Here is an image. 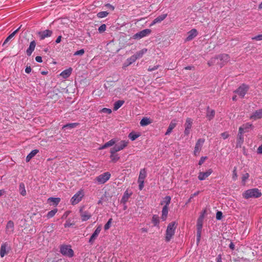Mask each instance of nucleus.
I'll return each mask as SVG.
<instances>
[{"mask_svg":"<svg viewBox=\"0 0 262 262\" xmlns=\"http://www.w3.org/2000/svg\"><path fill=\"white\" fill-rule=\"evenodd\" d=\"M19 189L20 193L23 196L26 195V191L25 189V185L23 183H21L19 184Z\"/></svg>","mask_w":262,"mask_h":262,"instance_id":"nucleus-39","label":"nucleus"},{"mask_svg":"<svg viewBox=\"0 0 262 262\" xmlns=\"http://www.w3.org/2000/svg\"><path fill=\"white\" fill-rule=\"evenodd\" d=\"M57 209L56 208L49 211L47 214V217L48 219H50L53 217L55 215V214L57 213Z\"/></svg>","mask_w":262,"mask_h":262,"instance_id":"nucleus-40","label":"nucleus"},{"mask_svg":"<svg viewBox=\"0 0 262 262\" xmlns=\"http://www.w3.org/2000/svg\"><path fill=\"white\" fill-rule=\"evenodd\" d=\"M97 236H96V235H94V234H92V235H91L90 239H89V243H90L91 245H92L94 241H95V239L97 238Z\"/></svg>","mask_w":262,"mask_h":262,"instance_id":"nucleus-50","label":"nucleus"},{"mask_svg":"<svg viewBox=\"0 0 262 262\" xmlns=\"http://www.w3.org/2000/svg\"><path fill=\"white\" fill-rule=\"evenodd\" d=\"M80 216L82 221H86L89 220L91 216V214L86 211H83L82 209L80 210Z\"/></svg>","mask_w":262,"mask_h":262,"instance_id":"nucleus-17","label":"nucleus"},{"mask_svg":"<svg viewBox=\"0 0 262 262\" xmlns=\"http://www.w3.org/2000/svg\"><path fill=\"white\" fill-rule=\"evenodd\" d=\"M35 60L38 62H41L42 61L41 57L39 56L35 57Z\"/></svg>","mask_w":262,"mask_h":262,"instance_id":"nucleus-61","label":"nucleus"},{"mask_svg":"<svg viewBox=\"0 0 262 262\" xmlns=\"http://www.w3.org/2000/svg\"><path fill=\"white\" fill-rule=\"evenodd\" d=\"M31 68L30 67H27L25 69V72L27 73H30L31 71Z\"/></svg>","mask_w":262,"mask_h":262,"instance_id":"nucleus-64","label":"nucleus"},{"mask_svg":"<svg viewBox=\"0 0 262 262\" xmlns=\"http://www.w3.org/2000/svg\"><path fill=\"white\" fill-rule=\"evenodd\" d=\"M151 222L154 226H158L160 223L159 217L158 215L156 214L154 215L152 217Z\"/></svg>","mask_w":262,"mask_h":262,"instance_id":"nucleus-36","label":"nucleus"},{"mask_svg":"<svg viewBox=\"0 0 262 262\" xmlns=\"http://www.w3.org/2000/svg\"><path fill=\"white\" fill-rule=\"evenodd\" d=\"M257 153L262 154V144L257 148Z\"/></svg>","mask_w":262,"mask_h":262,"instance_id":"nucleus-63","label":"nucleus"},{"mask_svg":"<svg viewBox=\"0 0 262 262\" xmlns=\"http://www.w3.org/2000/svg\"><path fill=\"white\" fill-rule=\"evenodd\" d=\"M176 124L177 123L175 120L171 121L168 127L167 130L165 133V135H169L172 132V129L176 127Z\"/></svg>","mask_w":262,"mask_h":262,"instance_id":"nucleus-25","label":"nucleus"},{"mask_svg":"<svg viewBox=\"0 0 262 262\" xmlns=\"http://www.w3.org/2000/svg\"><path fill=\"white\" fill-rule=\"evenodd\" d=\"M14 231V224L13 221L8 222L6 227V233L8 235L12 234Z\"/></svg>","mask_w":262,"mask_h":262,"instance_id":"nucleus-13","label":"nucleus"},{"mask_svg":"<svg viewBox=\"0 0 262 262\" xmlns=\"http://www.w3.org/2000/svg\"><path fill=\"white\" fill-rule=\"evenodd\" d=\"M116 142V140L115 139H111V140L108 141L106 143H105L103 145H102L101 147H99V149H103L104 148H106L108 147L112 146L114 145Z\"/></svg>","mask_w":262,"mask_h":262,"instance_id":"nucleus-26","label":"nucleus"},{"mask_svg":"<svg viewBox=\"0 0 262 262\" xmlns=\"http://www.w3.org/2000/svg\"><path fill=\"white\" fill-rule=\"evenodd\" d=\"M213 172L212 169H209L206 172H200L198 175V179L203 181L206 179Z\"/></svg>","mask_w":262,"mask_h":262,"instance_id":"nucleus-14","label":"nucleus"},{"mask_svg":"<svg viewBox=\"0 0 262 262\" xmlns=\"http://www.w3.org/2000/svg\"><path fill=\"white\" fill-rule=\"evenodd\" d=\"M192 120L190 118H187L186 120L185 126V130L184 134L185 136H188L190 134V129L192 127Z\"/></svg>","mask_w":262,"mask_h":262,"instance_id":"nucleus-10","label":"nucleus"},{"mask_svg":"<svg viewBox=\"0 0 262 262\" xmlns=\"http://www.w3.org/2000/svg\"><path fill=\"white\" fill-rule=\"evenodd\" d=\"M159 68V65L154 66V67H150V66L148 68V71H149V72L157 70Z\"/></svg>","mask_w":262,"mask_h":262,"instance_id":"nucleus-54","label":"nucleus"},{"mask_svg":"<svg viewBox=\"0 0 262 262\" xmlns=\"http://www.w3.org/2000/svg\"><path fill=\"white\" fill-rule=\"evenodd\" d=\"M202 230L197 229V240L199 242L201 237Z\"/></svg>","mask_w":262,"mask_h":262,"instance_id":"nucleus-59","label":"nucleus"},{"mask_svg":"<svg viewBox=\"0 0 262 262\" xmlns=\"http://www.w3.org/2000/svg\"><path fill=\"white\" fill-rule=\"evenodd\" d=\"M168 212V207L163 206L162 210L161 219L163 221H165L167 219Z\"/></svg>","mask_w":262,"mask_h":262,"instance_id":"nucleus-29","label":"nucleus"},{"mask_svg":"<svg viewBox=\"0 0 262 262\" xmlns=\"http://www.w3.org/2000/svg\"><path fill=\"white\" fill-rule=\"evenodd\" d=\"M72 71V69L70 68L68 69H66L63 71L60 74V75L63 78H67L69 77L71 74Z\"/></svg>","mask_w":262,"mask_h":262,"instance_id":"nucleus-27","label":"nucleus"},{"mask_svg":"<svg viewBox=\"0 0 262 262\" xmlns=\"http://www.w3.org/2000/svg\"><path fill=\"white\" fill-rule=\"evenodd\" d=\"M73 225H74V223H71V222L68 220L66 222V223L64 225V226L65 228H67V227H70Z\"/></svg>","mask_w":262,"mask_h":262,"instance_id":"nucleus-51","label":"nucleus"},{"mask_svg":"<svg viewBox=\"0 0 262 262\" xmlns=\"http://www.w3.org/2000/svg\"><path fill=\"white\" fill-rule=\"evenodd\" d=\"M100 112L110 114L112 113V110L110 108H103L102 110L100 111Z\"/></svg>","mask_w":262,"mask_h":262,"instance_id":"nucleus-46","label":"nucleus"},{"mask_svg":"<svg viewBox=\"0 0 262 262\" xmlns=\"http://www.w3.org/2000/svg\"><path fill=\"white\" fill-rule=\"evenodd\" d=\"M139 183V188L141 190L144 187V181H138Z\"/></svg>","mask_w":262,"mask_h":262,"instance_id":"nucleus-56","label":"nucleus"},{"mask_svg":"<svg viewBox=\"0 0 262 262\" xmlns=\"http://www.w3.org/2000/svg\"><path fill=\"white\" fill-rule=\"evenodd\" d=\"M60 252L64 255L71 257L74 255V251L70 246H62L60 248Z\"/></svg>","mask_w":262,"mask_h":262,"instance_id":"nucleus-7","label":"nucleus"},{"mask_svg":"<svg viewBox=\"0 0 262 262\" xmlns=\"http://www.w3.org/2000/svg\"><path fill=\"white\" fill-rule=\"evenodd\" d=\"M11 250L8 243L5 242L2 244L0 249V255L1 257H4Z\"/></svg>","mask_w":262,"mask_h":262,"instance_id":"nucleus-9","label":"nucleus"},{"mask_svg":"<svg viewBox=\"0 0 262 262\" xmlns=\"http://www.w3.org/2000/svg\"><path fill=\"white\" fill-rule=\"evenodd\" d=\"M36 45V43L35 40H32L30 42L29 47L26 51V53L28 56H31L35 48Z\"/></svg>","mask_w":262,"mask_h":262,"instance_id":"nucleus-22","label":"nucleus"},{"mask_svg":"<svg viewBox=\"0 0 262 262\" xmlns=\"http://www.w3.org/2000/svg\"><path fill=\"white\" fill-rule=\"evenodd\" d=\"M171 197L169 196H166L163 199V200L161 202V205H164V206L168 207L170 203Z\"/></svg>","mask_w":262,"mask_h":262,"instance_id":"nucleus-30","label":"nucleus"},{"mask_svg":"<svg viewBox=\"0 0 262 262\" xmlns=\"http://www.w3.org/2000/svg\"><path fill=\"white\" fill-rule=\"evenodd\" d=\"M132 195V192H129L127 190H126L124 192L123 195L121 200V203H123V204H125L128 201V199Z\"/></svg>","mask_w":262,"mask_h":262,"instance_id":"nucleus-23","label":"nucleus"},{"mask_svg":"<svg viewBox=\"0 0 262 262\" xmlns=\"http://www.w3.org/2000/svg\"><path fill=\"white\" fill-rule=\"evenodd\" d=\"M206 159V157H202L200 159V161H199V165H202V164L204 162V161H205V159Z\"/></svg>","mask_w":262,"mask_h":262,"instance_id":"nucleus-60","label":"nucleus"},{"mask_svg":"<svg viewBox=\"0 0 262 262\" xmlns=\"http://www.w3.org/2000/svg\"><path fill=\"white\" fill-rule=\"evenodd\" d=\"M206 213V210L203 211V213L200 216L197 221L196 227L197 229L202 230L203 227V222L204 217V214Z\"/></svg>","mask_w":262,"mask_h":262,"instance_id":"nucleus-21","label":"nucleus"},{"mask_svg":"<svg viewBox=\"0 0 262 262\" xmlns=\"http://www.w3.org/2000/svg\"><path fill=\"white\" fill-rule=\"evenodd\" d=\"M128 142L125 141L124 140L121 141L119 143L116 144L114 147L112 148L111 149L113 150L112 152H118L119 151L123 149H124L125 147L127 146Z\"/></svg>","mask_w":262,"mask_h":262,"instance_id":"nucleus-8","label":"nucleus"},{"mask_svg":"<svg viewBox=\"0 0 262 262\" xmlns=\"http://www.w3.org/2000/svg\"><path fill=\"white\" fill-rule=\"evenodd\" d=\"M204 139H199L198 140L194 147V155H196L197 153H199L202 147L203 143H204Z\"/></svg>","mask_w":262,"mask_h":262,"instance_id":"nucleus-16","label":"nucleus"},{"mask_svg":"<svg viewBox=\"0 0 262 262\" xmlns=\"http://www.w3.org/2000/svg\"><path fill=\"white\" fill-rule=\"evenodd\" d=\"M249 174L248 173H246L243 175L242 179V182L244 184H245L246 180L249 178Z\"/></svg>","mask_w":262,"mask_h":262,"instance_id":"nucleus-45","label":"nucleus"},{"mask_svg":"<svg viewBox=\"0 0 262 262\" xmlns=\"http://www.w3.org/2000/svg\"><path fill=\"white\" fill-rule=\"evenodd\" d=\"M252 39L255 40L257 41L262 40V34L252 37Z\"/></svg>","mask_w":262,"mask_h":262,"instance_id":"nucleus-53","label":"nucleus"},{"mask_svg":"<svg viewBox=\"0 0 262 262\" xmlns=\"http://www.w3.org/2000/svg\"><path fill=\"white\" fill-rule=\"evenodd\" d=\"M252 127V124L249 123H247L243 124L242 126L239 128V134H240L239 138L241 139L243 138L242 134L244 132H247L248 129Z\"/></svg>","mask_w":262,"mask_h":262,"instance_id":"nucleus-15","label":"nucleus"},{"mask_svg":"<svg viewBox=\"0 0 262 262\" xmlns=\"http://www.w3.org/2000/svg\"><path fill=\"white\" fill-rule=\"evenodd\" d=\"M78 125H79V123H69L66 125H64L62 128H67V127H69L70 128H75V127H77Z\"/></svg>","mask_w":262,"mask_h":262,"instance_id":"nucleus-41","label":"nucleus"},{"mask_svg":"<svg viewBox=\"0 0 262 262\" xmlns=\"http://www.w3.org/2000/svg\"><path fill=\"white\" fill-rule=\"evenodd\" d=\"M197 35V30L195 29H191L188 32V36L186 38V41H188L192 40Z\"/></svg>","mask_w":262,"mask_h":262,"instance_id":"nucleus-18","label":"nucleus"},{"mask_svg":"<svg viewBox=\"0 0 262 262\" xmlns=\"http://www.w3.org/2000/svg\"><path fill=\"white\" fill-rule=\"evenodd\" d=\"M84 53V49H81L80 50H78L76 52H75L74 54V55H82Z\"/></svg>","mask_w":262,"mask_h":262,"instance_id":"nucleus-52","label":"nucleus"},{"mask_svg":"<svg viewBox=\"0 0 262 262\" xmlns=\"http://www.w3.org/2000/svg\"><path fill=\"white\" fill-rule=\"evenodd\" d=\"M151 123V121L149 118H143L140 121V124L141 126H146Z\"/></svg>","mask_w":262,"mask_h":262,"instance_id":"nucleus-37","label":"nucleus"},{"mask_svg":"<svg viewBox=\"0 0 262 262\" xmlns=\"http://www.w3.org/2000/svg\"><path fill=\"white\" fill-rule=\"evenodd\" d=\"M251 119L256 120L262 118V109L256 111L250 117Z\"/></svg>","mask_w":262,"mask_h":262,"instance_id":"nucleus-19","label":"nucleus"},{"mask_svg":"<svg viewBox=\"0 0 262 262\" xmlns=\"http://www.w3.org/2000/svg\"><path fill=\"white\" fill-rule=\"evenodd\" d=\"M221 136L224 139H226L229 137V134L227 132H224L221 134Z\"/></svg>","mask_w":262,"mask_h":262,"instance_id":"nucleus-58","label":"nucleus"},{"mask_svg":"<svg viewBox=\"0 0 262 262\" xmlns=\"http://www.w3.org/2000/svg\"><path fill=\"white\" fill-rule=\"evenodd\" d=\"M38 149H34L31 151V152L26 157V161L28 162L30 161V160L34 157L38 152Z\"/></svg>","mask_w":262,"mask_h":262,"instance_id":"nucleus-33","label":"nucleus"},{"mask_svg":"<svg viewBox=\"0 0 262 262\" xmlns=\"http://www.w3.org/2000/svg\"><path fill=\"white\" fill-rule=\"evenodd\" d=\"M53 32L50 30H45L42 31H40L37 33L38 36L40 40H43L47 37L51 36Z\"/></svg>","mask_w":262,"mask_h":262,"instance_id":"nucleus-12","label":"nucleus"},{"mask_svg":"<svg viewBox=\"0 0 262 262\" xmlns=\"http://www.w3.org/2000/svg\"><path fill=\"white\" fill-rule=\"evenodd\" d=\"M106 28V25L105 24H102L99 27L98 31L100 33H102L105 31Z\"/></svg>","mask_w":262,"mask_h":262,"instance_id":"nucleus-49","label":"nucleus"},{"mask_svg":"<svg viewBox=\"0 0 262 262\" xmlns=\"http://www.w3.org/2000/svg\"><path fill=\"white\" fill-rule=\"evenodd\" d=\"M101 230V227L100 226H98L96 230H95L94 232L93 233L94 235H96L98 237L99 234L100 233V231Z\"/></svg>","mask_w":262,"mask_h":262,"instance_id":"nucleus-47","label":"nucleus"},{"mask_svg":"<svg viewBox=\"0 0 262 262\" xmlns=\"http://www.w3.org/2000/svg\"><path fill=\"white\" fill-rule=\"evenodd\" d=\"M48 201L53 203V205H57L60 201V199L59 198H49Z\"/></svg>","mask_w":262,"mask_h":262,"instance_id":"nucleus-38","label":"nucleus"},{"mask_svg":"<svg viewBox=\"0 0 262 262\" xmlns=\"http://www.w3.org/2000/svg\"><path fill=\"white\" fill-rule=\"evenodd\" d=\"M230 60V57L228 54H222L219 55L215 57L212 58L208 62L209 66H211L215 63L219 64L221 67H222Z\"/></svg>","mask_w":262,"mask_h":262,"instance_id":"nucleus-1","label":"nucleus"},{"mask_svg":"<svg viewBox=\"0 0 262 262\" xmlns=\"http://www.w3.org/2000/svg\"><path fill=\"white\" fill-rule=\"evenodd\" d=\"M112 221V219H110L106 224L104 225V228L105 230H108L110 228Z\"/></svg>","mask_w":262,"mask_h":262,"instance_id":"nucleus-48","label":"nucleus"},{"mask_svg":"<svg viewBox=\"0 0 262 262\" xmlns=\"http://www.w3.org/2000/svg\"><path fill=\"white\" fill-rule=\"evenodd\" d=\"M151 30L150 29H146L135 34L134 36V38L140 39L144 37L148 36L151 33Z\"/></svg>","mask_w":262,"mask_h":262,"instance_id":"nucleus-11","label":"nucleus"},{"mask_svg":"<svg viewBox=\"0 0 262 262\" xmlns=\"http://www.w3.org/2000/svg\"><path fill=\"white\" fill-rule=\"evenodd\" d=\"M177 225L174 222H171L168 224L166 231L165 241L169 242L174 234Z\"/></svg>","mask_w":262,"mask_h":262,"instance_id":"nucleus-3","label":"nucleus"},{"mask_svg":"<svg viewBox=\"0 0 262 262\" xmlns=\"http://www.w3.org/2000/svg\"><path fill=\"white\" fill-rule=\"evenodd\" d=\"M236 167H234V169L233 171V176H232V179L233 180H236L237 179V172H236Z\"/></svg>","mask_w":262,"mask_h":262,"instance_id":"nucleus-55","label":"nucleus"},{"mask_svg":"<svg viewBox=\"0 0 262 262\" xmlns=\"http://www.w3.org/2000/svg\"><path fill=\"white\" fill-rule=\"evenodd\" d=\"M216 262H222V256L221 254H219L216 258Z\"/></svg>","mask_w":262,"mask_h":262,"instance_id":"nucleus-62","label":"nucleus"},{"mask_svg":"<svg viewBox=\"0 0 262 262\" xmlns=\"http://www.w3.org/2000/svg\"><path fill=\"white\" fill-rule=\"evenodd\" d=\"M146 176V171L145 169H141L138 181H144Z\"/></svg>","mask_w":262,"mask_h":262,"instance_id":"nucleus-34","label":"nucleus"},{"mask_svg":"<svg viewBox=\"0 0 262 262\" xmlns=\"http://www.w3.org/2000/svg\"><path fill=\"white\" fill-rule=\"evenodd\" d=\"M147 49L146 48L142 49V50L137 52L134 55L137 57V59L140 58L147 52Z\"/></svg>","mask_w":262,"mask_h":262,"instance_id":"nucleus-31","label":"nucleus"},{"mask_svg":"<svg viewBox=\"0 0 262 262\" xmlns=\"http://www.w3.org/2000/svg\"><path fill=\"white\" fill-rule=\"evenodd\" d=\"M124 103V101L123 100H118L116 101L114 104V110H118Z\"/></svg>","mask_w":262,"mask_h":262,"instance_id":"nucleus-35","label":"nucleus"},{"mask_svg":"<svg viewBox=\"0 0 262 262\" xmlns=\"http://www.w3.org/2000/svg\"><path fill=\"white\" fill-rule=\"evenodd\" d=\"M84 193L82 189L79 190L76 194H75L71 199V203L73 205L77 204L80 202L84 196Z\"/></svg>","mask_w":262,"mask_h":262,"instance_id":"nucleus-4","label":"nucleus"},{"mask_svg":"<svg viewBox=\"0 0 262 262\" xmlns=\"http://www.w3.org/2000/svg\"><path fill=\"white\" fill-rule=\"evenodd\" d=\"M21 26L16 30H15L14 31H13L11 34H10L7 38L10 40L19 31V29H20Z\"/></svg>","mask_w":262,"mask_h":262,"instance_id":"nucleus-44","label":"nucleus"},{"mask_svg":"<svg viewBox=\"0 0 262 262\" xmlns=\"http://www.w3.org/2000/svg\"><path fill=\"white\" fill-rule=\"evenodd\" d=\"M111 174L109 172H105L96 178V180L99 184H104L111 178Z\"/></svg>","mask_w":262,"mask_h":262,"instance_id":"nucleus-5","label":"nucleus"},{"mask_svg":"<svg viewBox=\"0 0 262 262\" xmlns=\"http://www.w3.org/2000/svg\"><path fill=\"white\" fill-rule=\"evenodd\" d=\"M137 60V57L133 55L132 56H130L129 58L127 59L126 62L124 63V66L127 67L133 63H134L136 60Z\"/></svg>","mask_w":262,"mask_h":262,"instance_id":"nucleus-32","label":"nucleus"},{"mask_svg":"<svg viewBox=\"0 0 262 262\" xmlns=\"http://www.w3.org/2000/svg\"><path fill=\"white\" fill-rule=\"evenodd\" d=\"M215 114V112L214 110L210 109L209 107H207L206 117L208 120H212L214 117Z\"/></svg>","mask_w":262,"mask_h":262,"instance_id":"nucleus-24","label":"nucleus"},{"mask_svg":"<svg viewBox=\"0 0 262 262\" xmlns=\"http://www.w3.org/2000/svg\"><path fill=\"white\" fill-rule=\"evenodd\" d=\"M108 13L107 11H101L97 13V17L99 18H104L107 16Z\"/></svg>","mask_w":262,"mask_h":262,"instance_id":"nucleus-42","label":"nucleus"},{"mask_svg":"<svg viewBox=\"0 0 262 262\" xmlns=\"http://www.w3.org/2000/svg\"><path fill=\"white\" fill-rule=\"evenodd\" d=\"M249 89V87L248 85L245 84H243L236 91H235L234 92L237 94L239 97L243 98L247 93Z\"/></svg>","mask_w":262,"mask_h":262,"instance_id":"nucleus-6","label":"nucleus"},{"mask_svg":"<svg viewBox=\"0 0 262 262\" xmlns=\"http://www.w3.org/2000/svg\"><path fill=\"white\" fill-rule=\"evenodd\" d=\"M261 195V192L257 188H252L246 190L243 193V197L245 199H249L251 198H257Z\"/></svg>","mask_w":262,"mask_h":262,"instance_id":"nucleus-2","label":"nucleus"},{"mask_svg":"<svg viewBox=\"0 0 262 262\" xmlns=\"http://www.w3.org/2000/svg\"><path fill=\"white\" fill-rule=\"evenodd\" d=\"M167 16V14H163L161 15H159L156 18L154 19L151 24L150 25V27L155 25L157 23H160L162 21H163Z\"/></svg>","mask_w":262,"mask_h":262,"instance_id":"nucleus-20","label":"nucleus"},{"mask_svg":"<svg viewBox=\"0 0 262 262\" xmlns=\"http://www.w3.org/2000/svg\"><path fill=\"white\" fill-rule=\"evenodd\" d=\"M139 136V135L134 134L133 133H130L128 137L132 141L135 140Z\"/></svg>","mask_w":262,"mask_h":262,"instance_id":"nucleus-43","label":"nucleus"},{"mask_svg":"<svg viewBox=\"0 0 262 262\" xmlns=\"http://www.w3.org/2000/svg\"><path fill=\"white\" fill-rule=\"evenodd\" d=\"M113 151V150L111 149L110 150V153H111V155H110V158L111 159V161L113 163H116L117 161H118L119 160V159H120V157H119L118 155V154H116V152H113V153L112 152Z\"/></svg>","mask_w":262,"mask_h":262,"instance_id":"nucleus-28","label":"nucleus"},{"mask_svg":"<svg viewBox=\"0 0 262 262\" xmlns=\"http://www.w3.org/2000/svg\"><path fill=\"white\" fill-rule=\"evenodd\" d=\"M222 212L221 211H217L216 214V218L217 220H221L222 217Z\"/></svg>","mask_w":262,"mask_h":262,"instance_id":"nucleus-57","label":"nucleus"}]
</instances>
